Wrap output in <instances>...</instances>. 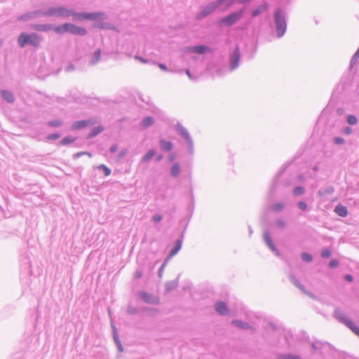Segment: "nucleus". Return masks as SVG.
Segmentation results:
<instances>
[{
	"mask_svg": "<svg viewBox=\"0 0 359 359\" xmlns=\"http://www.w3.org/2000/svg\"><path fill=\"white\" fill-rule=\"evenodd\" d=\"M186 74L188 75L189 77H191V74L189 69L186 71Z\"/></svg>",
	"mask_w": 359,
	"mask_h": 359,
	"instance_id": "nucleus-51",
	"label": "nucleus"
},
{
	"mask_svg": "<svg viewBox=\"0 0 359 359\" xmlns=\"http://www.w3.org/2000/svg\"><path fill=\"white\" fill-rule=\"evenodd\" d=\"M154 123V119L151 116H147L143 119L142 122V126L143 128H147L149 126L152 125Z\"/></svg>",
	"mask_w": 359,
	"mask_h": 359,
	"instance_id": "nucleus-20",
	"label": "nucleus"
},
{
	"mask_svg": "<svg viewBox=\"0 0 359 359\" xmlns=\"http://www.w3.org/2000/svg\"><path fill=\"white\" fill-rule=\"evenodd\" d=\"M104 128L102 126H98L96 128H95L93 131L88 135V137L91 138L97 135H98L100 133L103 131Z\"/></svg>",
	"mask_w": 359,
	"mask_h": 359,
	"instance_id": "nucleus-18",
	"label": "nucleus"
},
{
	"mask_svg": "<svg viewBox=\"0 0 359 359\" xmlns=\"http://www.w3.org/2000/svg\"><path fill=\"white\" fill-rule=\"evenodd\" d=\"M250 0H239L240 2L241 3H245V2H247V1H249Z\"/></svg>",
	"mask_w": 359,
	"mask_h": 359,
	"instance_id": "nucleus-52",
	"label": "nucleus"
},
{
	"mask_svg": "<svg viewBox=\"0 0 359 359\" xmlns=\"http://www.w3.org/2000/svg\"><path fill=\"white\" fill-rule=\"evenodd\" d=\"M18 43L21 48H23L26 44H31L34 47H38L40 43V39L37 34H28L21 33L18 38Z\"/></svg>",
	"mask_w": 359,
	"mask_h": 359,
	"instance_id": "nucleus-2",
	"label": "nucleus"
},
{
	"mask_svg": "<svg viewBox=\"0 0 359 359\" xmlns=\"http://www.w3.org/2000/svg\"><path fill=\"white\" fill-rule=\"evenodd\" d=\"M274 18L276 25L277 34L279 37H280L284 34L287 27L285 18L281 15L280 11L277 10L274 13Z\"/></svg>",
	"mask_w": 359,
	"mask_h": 359,
	"instance_id": "nucleus-3",
	"label": "nucleus"
},
{
	"mask_svg": "<svg viewBox=\"0 0 359 359\" xmlns=\"http://www.w3.org/2000/svg\"><path fill=\"white\" fill-rule=\"evenodd\" d=\"M136 276H137V278L141 277V274H140V273H137Z\"/></svg>",
	"mask_w": 359,
	"mask_h": 359,
	"instance_id": "nucleus-53",
	"label": "nucleus"
},
{
	"mask_svg": "<svg viewBox=\"0 0 359 359\" xmlns=\"http://www.w3.org/2000/svg\"><path fill=\"white\" fill-rule=\"evenodd\" d=\"M302 259H303L305 262H311V260H312V257H311V255H309V254H307V253H303V254L302 255Z\"/></svg>",
	"mask_w": 359,
	"mask_h": 359,
	"instance_id": "nucleus-35",
	"label": "nucleus"
},
{
	"mask_svg": "<svg viewBox=\"0 0 359 359\" xmlns=\"http://www.w3.org/2000/svg\"><path fill=\"white\" fill-rule=\"evenodd\" d=\"M1 95L8 102H13L14 101V96L13 93L7 90H2Z\"/></svg>",
	"mask_w": 359,
	"mask_h": 359,
	"instance_id": "nucleus-15",
	"label": "nucleus"
},
{
	"mask_svg": "<svg viewBox=\"0 0 359 359\" xmlns=\"http://www.w3.org/2000/svg\"><path fill=\"white\" fill-rule=\"evenodd\" d=\"M155 151L153 150V149H151L149 150L146 154L145 156L143 157L142 158V161L144 162H147L149 161L155 154Z\"/></svg>",
	"mask_w": 359,
	"mask_h": 359,
	"instance_id": "nucleus-23",
	"label": "nucleus"
},
{
	"mask_svg": "<svg viewBox=\"0 0 359 359\" xmlns=\"http://www.w3.org/2000/svg\"><path fill=\"white\" fill-rule=\"evenodd\" d=\"M32 28L36 31L46 32L52 29V26L50 25H33Z\"/></svg>",
	"mask_w": 359,
	"mask_h": 359,
	"instance_id": "nucleus-14",
	"label": "nucleus"
},
{
	"mask_svg": "<svg viewBox=\"0 0 359 359\" xmlns=\"http://www.w3.org/2000/svg\"><path fill=\"white\" fill-rule=\"evenodd\" d=\"M268 8L267 4H263L252 11V16L255 17L260 14L263 11L266 10Z\"/></svg>",
	"mask_w": 359,
	"mask_h": 359,
	"instance_id": "nucleus-19",
	"label": "nucleus"
},
{
	"mask_svg": "<svg viewBox=\"0 0 359 359\" xmlns=\"http://www.w3.org/2000/svg\"><path fill=\"white\" fill-rule=\"evenodd\" d=\"M136 58L138 59L140 61H141L143 63H147V60L143 59V58H142V57H137Z\"/></svg>",
	"mask_w": 359,
	"mask_h": 359,
	"instance_id": "nucleus-49",
	"label": "nucleus"
},
{
	"mask_svg": "<svg viewBox=\"0 0 359 359\" xmlns=\"http://www.w3.org/2000/svg\"><path fill=\"white\" fill-rule=\"evenodd\" d=\"M85 155H87V156H89V157H91V156H91V154L88 153V152H87V154H85Z\"/></svg>",
	"mask_w": 359,
	"mask_h": 359,
	"instance_id": "nucleus-54",
	"label": "nucleus"
},
{
	"mask_svg": "<svg viewBox=\"0 0 359 359\" xmlns=\"http://www.w3.org/2000/svg\"><path fill=\"white\" fill-rule=\"evenodd\" d=\"M180 168L179 164L178 163H175L172 167L171 173H172V175L173 176L177 177L179 175V173H180Z\"/></svg>",
	"mask_w": 359,
	"mask_h": 359,
	"instance_id": "nucleus-25",
	"label": "nucleus"
},
{
	"mask_svg": "<svg viewBox=\"0 0 359 359\" xmlns=\"http://www.w3.org/2000/svg\"><path fill=\"white\" fill-rule=\"evenodd\" d=\"M232 4H233V1H230V2H229V5H228V6H230V5H231Z\"/></svg>",
	"mask_w": 359,
	"mask_h": 359,
	"instance_id": "nucleus-55",
	"label": "nucleus"
},
{
	"mask_svg": "<svg viewBox=\"0 0 359 359\" xmlns=\"http://www.w3.org/2000/svg\"><path fill=\"white\" fill-rule=\"evenodd\" d=\"M118 147L117 145L114 144L110 148V151L111 153H114L117 151Z\"/></svg>",
	"mask_w": 359,
	"mask_h": 359,
	"instance_id": "nucleus-44",
	"label": "nucleus"
},
{
	"mask_svg": "<svg viewBox=\"0 0 359 359\" xmlns=\"http://www.w3.org/2000/svg\"><path fill=\"white\" fill-rule=\"evenodd\" d=\"M279 359H300L298 356L297 355H280L279 356Z\"/></svg>",
	"mask_w": 359,
	"mask_h": 359,
	"instance_id": "nucleus-33",
	"label": "nucleus"
},
{
	"mask_svg": "<svg viewBox=\"0 0 359 359\" xmlns=\"http://www.w3.org/2000/svg\"><path fill=\"white\" fill-rule=\"evenodd\" d=\"M170 159L172 161L174 159V156L170 158Z\"/></svg>",
	"mask_w": 359,
	"mask_h": 359,
	"instance_id": "nucleus-56",
	"label": "nucleus"
},
{
	"mask_svg": "<svg viewBox=\"0 0 359 359\" xmlns=\"http://www.w3.org/2000/svg\"><path fill=\"white\" fill-rule=\"evenodd\" d=\"M339 264V262L337 259H332L330 261L329 265L330 268H334L337 267Z\"/></svg>",
	"mask_w": 359,
	"mask_h": 359,
	"instance_id": "nucleus-36",
	"label": "nucleus"
},
{
	"mask_svg": "<svg viewBox=\"0 0 359 359\" xmlns=\"http://www.w3.org/2000/svg\"><path fill=\"white\" fill-rule=\"evenodd\" d=\"M53 30L59 34H63L65 33H70L75 35H86L87 32L84 27L76 26L72 23H65L63 25L56 26Z\"/></svg>",
	"mask_w": 359,
	"mask_h": 359,
	"instance_id": "nucleus-1",
	"label": "nucleus"
},
{
	"mask_svg": "<svg viewBox=\"0 0 359 359\" xmlns=\"http://www.w3.org/2000/svg\"><path fill=\"white\" fill-rule=\"evenodd\" d=\"M60 135L59 134H57V133H54V134H51V135H49L48 136H47V139L48 140H56V139H58L60 137Z\"/></svg>",
	"mask_w": 359,
	"mask_h": 359,
	"instance_id": "nucleus-37",
	"label": "nucleus"
},
{
	"mask_svg": "<svg viewBox=\"0 0 359 359\" xmlns=\"http://www.w3.org/2000/svg\"><path fill=\"white\" fill-rule=\"evenodd\" d=\"M140 297L146 302H149L151 301V297L145 292L140 293Z\"/></svg>",
	"mask_w": 359,
	"mask_h": 359,
	"instance_id": "nucleus-30",
	"label": "nucleus"
},
{
	"mask_svg": "<svg viewBox=\"0 0 359 359\" xmlns=\"http://www.w3.org/2000/svg\"><path fill=\"white\" fill-rule=\"evenodd\" d=\"M96 55H97V58H99L100 57V51L98 50L97 53H96Z\"/></svg>",
	"mask_w": 359,
	"mask_h": 359,
	"instance_id": "nucleus-50",
	"label": "nucleus"
},
{
	"mask_svg": "<svg viewBox=\"0 0 359 359\" xmlns=\"http://www.w3.org/2000/svg\"><path fill=\"white\" fill-rule=\"evenodd\" d=\"M304 192V189L302 187H297L294 189V194L299 196L302 194Z\"/></svg>",
	"mask_w": 359,
	"mask_h": 359,
	"instance_id": "nucleus-31",
	"label": "nucleus"
},
{
	"mask_svg": "<svg viewBox=\"0 0 359 359\" xmlns=\"http://www.w3.org/2000/svg\"><path fill=\"white\" fill-rule=\"evenodd\" d=\"M239 60H240L239 52L238 50H236L231 56V69H235L238 66Z\"/></svg>",
	"mask_w": 359,
	"mask_h": 359,
	"instance_id": "nucleus-10",
	"label": "nucleus"
},
{
	"mask_svg": "<svg viewBox=\"0 0 359 359\" xmlns=\"http://www.w3.org/2000/svg\"><path fill=\"white\" fill-rule=\"evenodd\" d=\"M334 142L337 144H341L344 143V140L341 137H336L334 138Z\"/></svg>",
	"mask_w": 359,
	"mask_h": 359,
	"instance_id": "nucleus-39",
	"label": "nucleus"
},
{
	"mask_svg": "<svg viewBox=\"0 0 359 359\" xmlns=\"http://www.w3.org/2000/svg\"><path fill=\"white\" fill-rule=\"evenodd\" d=\"M218 4L216 3V2H212L211 4H210L209 5H208L207 6H205L203 10L202 11L198 13L196 16V18L197 19H201L208 15H210V13H212L217 7H218Z\"/></svg>",
	"mask_w": 359,
	"mask_h": 359,
	"instance_id": "nucleus-7",
	"label": "nucleus"
},
{
	"mask_svg": "<svg viewBox=\"0 0 359 359\" xmlns=\"http://www.w3.org/2000/svg\"><path fill=\"white\" fill-rule=\"evenodd\" d=\"M30 18H31V15L27 14V15H22V16L19 17L18 20H24L29 19Z\"/></svg>",
	"mask_w": 359,
	"mask_h": 359,
	"instance_id": "nucleus-41",
	"label": "nucleus"
},
{
	"mask_svg": "<svg viewBox=\"0 0 359 359\" xmlns=\"http://www.w3.org/2000/svg\"><path fill=\"white\" fill-rule=\"evenodd\" d=\"M209 48L205 46H198L193 48V51L196 52L198 53L202 54L206 51H208Z\"/></svg>",
	"mask_w": 359,
	"mask_h": 359,
	"instance_id": "nucleus-21",
	"label": "nucleus"
},
{
	"mask_svg": "<svg viewBox=\"0 0 359 359\" xmlns=\"http://www.w3.org/2000/svg\"><path fill=\"white\" fill-rule=\"evenodd\" d=\"M75 141V138L71 136L66 137L61 140L62 145H67L73 143Z\"/></svg>",
	"mask_w": 359,
	"mask_h": 359,
	"instance_id": "nucleus-24",
	"label": "nucleus"
},
{
	"mask_svg": "<svg viewBox=\"0 0 359 359\" xmlns=\"http://www.w3.org/2000/svg\"><path fill=\"white\" fill-rule=\"evenodd\" d=\"M331 255H332V252L328 249H324V250H323V251L321 252V255L324 258H328L331 256Z\"/></svg>",
	"mask_w": 359,
	"mask_h": 359,
	"instance_id": "nucleus-32",
	"label": "nucleus"
},
{
	"mask_svg": "<svg viewBox=\"0 0 359 359\" xmlns=\"http://www.w3.org/2000/svg\"><path fill=\"white\" fill-rule=\"evenodd\" d=\"M161 219H162V217H161V215H154V216L153 217V221H154V222H160V221L161 220Z\"/></svg>",
	"mask_w": 359,
	"mask_h": 359,
	"instance_id": "nucleus-40",
	"label": "nucleus"
},
{
	"mask_svg": "<svg viewBox=\"0 0 359 359\" xmlns=\"http://www.w3.org/2000/svg\"><path fill=\"white\" fill-rule=\"evenodd\" d=\"M351 132H352V130L351 128L347 127L344 129V133H346V134H350V133H351Z\"/></svg>",
	"mask_w": 359,
	"mask_h": 359,
	"instance_id": "nucleus-48",
	"label": "nucleus"
},
{
	"mask_svg": "<svg viewBox=\"0 0 359 359\" xmlns=\"http://www.w3.org/2000/svg\"><path fill=\"white\" fill-rule=\"evenodd\" d=\"M181 247H182V241H177L176 246L170 252L169 257H172L174 255H175L179 252V250L181 249Z\"/></svg>",
	"mask_w": 359,
	"mask_h": 359,
	"instance_id": "nucleus-17",
	"label": "nucleus"
},
{
	"mask_svg": "<svg viewBox=\"0 0 359 359\" xmlns=\"http://www.w3.org/2000/svg\"><path fill=\"white\" fill-rule=\"evenodd\" d=\"M85 154H87V152L81 151V152H78V153L75 154L74 156L75 158H78V157H80V156H81L83 155H85Z\"/></svg>",
	"mask_w": 359,
	"mask_h": 359,
	"instance_id": "nucleus-43",
	"label": "nucleus"
},
{
	"mask_svg": "<svg viewBox=\"0 0 359 359\" xmlns=\"http://www.w3.org/2000/svg\"><path fill=\"white\" fill-rule=\"evenodd\" d=\"M295 285L299 287L300 290H302L303 292H306L304 287L298 282H294Z\"/></svg>",
	"mask_w": 359,
	"mask_h": 359,
	"instance_id": "nucleus-42",
	"label": "nucleus"
},
{
	"mask_svg": "<svg viewBox=\"0 0 359 359\" xmlns=\"http://www.w3.org/2000/svg\"><path fill=\"white\" fill-rule=\"evenodd\" d=\"M277 224L280 226V227H284L285 226V222L283 220H278L277 221Z\"/></svg>",
	"mask_w": 359,
	"mask_h": 359,
	"instance_id": "nucleus-45",
	"label": "nucleus"
},
{
	"mask_svg": "<svg viewBox=\"0 0 359 359\" xmlns=\"http://www.w3.org/2000/svg\"><path fill=\"white\" fill-rule=\"evenodd\" d=\"M347 327H348L356 335L359 337V327H357L352 320L344 317L341 320Z\"/></svg>",
	"mask_w": 359,
	"mask_h": 359,
	"instance_id": "nucleus-9",
	"label": "nucleus"
},
{
	"mask_svg": "<svg viewBox=\"0 0 359 359\" xmlns=\"http://www.w3.org/2000/svg\"><path fill=\"white\" fill-rule=\"evenodd\" d=\"M347 327H348L356 335L359 337V327H357L352 320L344 317L341 320Z\"/></svg>",
	"mask_w": 359,
	"mask_h": 359,
	"instance_id": "nucleus-8",
	"label": "nucleus"
},
{
	"mask_svg": "<svg viewBox=\"0 0 359 359\" xmlns=\"http://www.w3.org/2000/svg\"><path fill=\"white\" fill-rule=\"evenodd\" d=\"M298 206L302 210H305L307 208L306 203L303 201L299 202Z\"/></svg>",
	"mask_w": 359,
	"mask_h": 359,
	"instance_id": "nucleus-38",
	"label": "nucleus"
},
{
	"mask_svg": "<svg viewBox=\"0 0 359 359\" xmlns=\"http://www.w3.org/2000/svg\"><path fill=\"white\" fill-rule=\"evenodd\" d=\"M71 16L73 17L74 20H95V19H102L104 16V14L96 13H75L72 11V13Z\"/></svg>",
	"mask_w": 359,
	"mask_h": 359,
	"instance_id": "nucleus-5",
	"label": "nucleus"
},
{
	"mask_svg": "<svg viewBox=\"0 0 359 359\" xmlns=\"http://www.w3.org/2000/svg\"><path fill=\"white\" fill-rule=\"evenodd\" d=\"M232 323L237 326V327H239L241 328H243V329H247L249 327V325L247 323H243L241 321H239V320H233L232 321Z\"/></svg>",
	"mask_w": 359,
	"mask_h": 359,
	"instance_id": "nucleus-26",
	"label": "nucleus"
},
{
	"mask_svg": "<svg viewBox=\"0 0 359 359\" xmlns=\"http://www.w3.org/2000/svg\"><path fill=\"white\" fill-rule=\"evenodd\" d=\"M97 168L99 170H102L104 172L105 176H109L111 174V170L105 165H100L97 167Z\"/></svg>",
	"mask_w": 359,
	"mask_h": 359,
	"instance_id": "nucleus-27",
	"label": "nucleus"
},
{
	"mask_svg": "<svg viewBox=\"0 0 359 359\" xmlns=\"http://www.w3.org/2000/svg\"><path fill=\"white\" fill-rule=\"evenodd\" d=\"M334 212L341 217H346L348 215L346 208L341 205H338L335 207Z\"/></svg>",
	"mask_w": 359,
	"mask_h": 359,
	"instance_id": "nucleus-13",
	"label": "nucleus"
},
{
	"mask_svg": "<svg viewBox=\"0 0 359 359\" xmlns=\"http://www.w3.org/2000/svg\"><path fill=\"white\" fill-rule=\"evenodd\" d=\"M284 205L282 203H278L271 206V210L274 212H278L283 209Z\"/></svg>",
	"mask_w": 359,
	"mask_h": 359,
	"instance_id": "nucleus-28",
	"label": "nucleus"
},
{
	"mask_svg": "<svg viewBox=\"0 0 359 359\" xmlns=\"http://www.w3.org/2000/svg\"><path fill=\"white\" fill-rule=\"evenodd\" d=\"M91 123L90 121H79L74 123L72 126V129L73 130H79L83 128L86 127L90 125Z\"/></svg>",
	"mask_w": 359,
	"mask_h": 359,
	"instance_id": "nucleus-11",
	"label": "nucleus"
},
{
	"mask_svg": "<svg viewBox=\"0 0 359 359\" xmlns=\"http://www.w3.org/2000/svg\"><path fill=\"white\" fill-rule=\"evenodd\" d=\"M160 144L163 150L170 151L172 149V144L170 142L161 140Z\"/></svg>",
	"mask_w": 359,
	"mask_h": 359,
	"instance_id": "nucleus-16",
	"label": "nucleus"
},
{
	"mask_svg": "<svg viewBox=\"0 0 359 359\" xmlns=\"http://www.w3.org/2000/svg\"><path fill=\"white\" fill-rule=\"evenodd\" d=\"M345 279L348 282H351L353 280V277L351 275H346L345 276Z\"/></svg>",
	"mask_w": 359,
	"mask_h": 359,
	"instance_id": "nucleus-46",
	"label": "nucleus"
},
{
	"mask_svg": "<svg viewBox=\"0 0 359 359\" xmlns=\"http://www.w3.org/2000/svg\"><path fill=\"white\" fill-rule=\"evenodd\" d=\"M357 118L353 115H349L347 117V122L350 125H355L357 123Z\"/></svg>",
	"mask_w": 359,
	"mask_h": 359,
	"instance_id": "nucleus-29",
	"label": "nucleus"
},
{
	"mask_svg": "<svg viewBox=\"0 0 359 359\" xmlns=\"http://www.w3.org/2000/svg\"><path fill=\"white\" fill-rule=\"evenodd\" d=\"M216 311L221 315H225L227 313V307L224 302H218L215 305Z\"/></svg>",
	"mask_w": 359,
	"mask_h": 359,
	"instance_id": "nucleus-12",
	"label": "nucleus"
},
{
	"mask_svg": "<svg viewBox=\"0 0 359 359\" xmlns=\"http://www.w3.org/2000/svg\"><path fill=\"white\" fill-rule=\"evenodd\" d=\"M72 13V10H69L65 7L53 8L48 10L45 15L49 16H58V17H69Z\"/></svg>",
	"mask_w": 359,
	"mask_h": 359,
	"instance_id": "nucleus-6",
	"label": "nucleus"
},
{
	"mask_svg": "<svg viewBox=\"0 0 359 359\" xmlns=\"http://www.w3.org/2000/svg\"><path fill=\"white\" fill-rule=\"evenodd\" d=\"M61 124H62V121L60 120H59V119L55 120V121H50L48 123L49 126H53V127L60 126H61Z\"/></svg>",
	"mask_w": 359,
	"mask_h": 359,
	"instance_id": "nucleus-34",
	"label": "nucleus"
},
{
	"mask_svg": "<svg viewBox=\"0 0 359 359\" xmlns=\"http://www.w3.org/2000/svg\"><path fill=\"white\" fill-rule=\"evenodd\" d=\"M264 240H265V242L266 243V244L268 245V246L272 250H275V247L274 245H273L272 243V241L271 239V237L269 235V233H266L264 234Z\"/></svg>",
	"mask_w": 359,
	"mask_h": 359,
	"instance_id": "nucleus-22",
	"label": "nucleus"
},
{
	"mask_svg": "<svg viewBox=\"0 0 359 359\" xmlns=\"http://www.w3.org/2000/svg\"><path fill=\"white\" fill-rule=\"evenodd\" d=\"M158 67L161 69L163 70V71H166L167 70V67L165 65L163 64H159L158 65Z\"/></svg>",
	"mask_w": 359,
	"mask_h": 359,
	"instance_id": "nucleus-47",
	"label": "nucleus"
},
{
	"mask_svg": "<svg viewBox=\"0 0 359 359\" xmlns=\"http://www.w3.org/2000/svg\"><path fill=\"white\" fill-rule=\"evenodd\" d=\"M243 13V11L242 10L237 11V12L232 13L230 15H229L228 16L222 18L219 22V23L221 26L222 25L231 26L241 18Z\"/></svg>",
	"mask_w": 359,
	"mask_h": 359,
	"instance_id": "nucleus-4",
	"label": "nucleus"
}]
</instances>
